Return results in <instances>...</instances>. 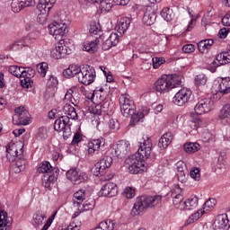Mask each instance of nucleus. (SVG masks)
Returning <instances> with one entry per match:
<instances>
[{"instance_id": "nucleus-1", "label": "nucleus", "mask_w": 230, "mask_h": 230, "mask_svg": "<svg viewBox=\"0 0 230 230\" xmlns=\"http://www.w3.org/2000/svg\"><path fill=\"white\" fill-rule=\"evenodd\" d=\"M152 154V141L148 137H143V142H140L137 155H132L127 159L129 173L137 174L145 166V161L150 157Z\"/></svg>"}, {"instance_id": "nucleus-2", "label": "nucleus", "mask_w": 230, "mask_h": 230, "mask_svg": "<svg viewBox=\"0 0 230 230\" xmlns=\"http://www.w3.org/2000/svg\"><path fill=\"white\" fill-rule=\"evenodd\" d=\"M111 91V86L109 84H104L102 86L95 87L93 94H92V102H94V99L100 100L101 110L103 114H107V116H112L114 114V102L111 100L105 101V98L109 95V92Z\"/></svg>"}, {"instance_id": "nucleus-3", "label": "nucleus", "mask_w": 230, "mask_h": 230, "mask_svg": "<svg viewBox=\"0 0 230 230\" xmlns=\"http://www.w3.org/2000/svg\"><path fill=\"white\" fill-rule=\"evenodd\" d=\"M182 84V75L177 74L164 75L155 83V90L157 93L164 94L172 89L181 87Z\"/></svg>"}, {"instance_id": "nucleus-4", "label": "nucleus", "mask_w": 230, "mask_h": 230, "mask_svg": "<svg viewBox=\"0 0 230 230\" xmlns=\"http://www.w3.org/2000/svg\"><path fill=\"white\" fill-rule=\"evenodd\" d=\"M120 105V111L124 118H129L131 116L130 125L135 127L138 123H143V119H145L146 116H148L150 112V109L144 108L142 111L136 112V104L133 105L129 104H119Z\"/></svg>"}, {"instance_id": "nucleus-5", "label": "nucleus", "mask_w": 230, "mask_h": 230, "mask_svg": "<svg viewBox=\"0 0 230 230\" xmlns=\"http://www.w3.org/2000/svg\"><path fill=\"white\" fill-rule=\"evenodd\" d=\"M162 199L160 195L140 196L136 199L132 213L134 215H140L144 210L147 209V208H155V206L161 202Z\"/></svg>"}, {"instance_id": "nucleus-6", "label": "nucleus", "mask_w": 230, "mask_h": 230, "mask_svg": "<svg viewBox=\"0 0 230 230\" xmlns=\"http://www.w3.org/2000/svg\"><path fill=\"white\" fill-rule=\"evenodd\" d=\"M58 40V43L56 44V48L50 51V57H52V58H56L57 60H60V58H65V57H67V55H71L75 48L73 45H71V43L64 40V39Z\"/></svg>"}, {"instance_id": "nucleus-7", "label": "nucleus", "mask_w": 230, "mask_h": 230, "mask_svg": "<svg viewBox=\"0 0 230 230\" xmlns=\"http://www.w3.org/2000/svg\"><path fill=\"white\" fill-rule=\"evenodd\" d=\"M77 80L78 83L83 84V85H91V84H93L94 80H96V70L93 66L84 65Z\"/></svg>"}, {"instance_id": "nucleus-8", "label": "nucleus", "mask_w": 230, "mask_h": 230, "mask_svg": "<svg viewBox=\"0 0 230 230\" xmlns=\"http://www.w3.org/2000/svg\"><path fill=\"white\" fill-rule=\"evenodd\" d=\"M71 120L67 117H59L54 122V130L56 132H63V139L66 140L71 137Z\"/></svg>"}, {"instance_id": "nucleus-9", "label": "nucleus", "mask_w": 230, "mask_h": 230, "mask_svg": "<svg viewBox=\"0 0 230 230\" xmlns=\"http://www.w3.org/2000/svg\"><path fill=\"white\" fill-rule=\"evenodd\" d=\"M6 158L10 163L17 161L18 157H21L24 154L23 146L21 143H14L13 141L9 142L6 146Z\"/></svg>"}, {"instance_id": "nucleus-10", "label": "nucleus", "mask_w": 230, "mask_h": 230, "mask_svg": "<svg viewBox=\"0 0 230 230\" xmlns=\"http://www.w3.org/2000/svg\"><path fill=\"white\" fill-rule=\"evenodd\" d=\"M55 3H57V0H39L37 8L40 13L38 15L37 21L40 24H44V22H46V16L44 15L49 13V10L53 8Z\"/></svg>"}, {"instance_id": "nucleus-11", "label": "nucleus", "mask_w": 230, "mask_h": 230, "mask_svg": "<svg viewBox=\"0 0 230 230\" xmlns=\"http://www.w3.org/2000/svg\"><path fill=\"white\" fill-rule=\"evenodd\" d=\"M66 30H67V24L65 22H53L49 25V35H53L56 40L64 39Z\"/></svg>"}, {"instance_id": "nucleus-12", "label": "nucleus", "mask_w": 230, "mask_h": 230, "mask_svg": "<svg viewBox=\"0 0 230 230\" xmlns=\"http://www.w3.org/2000/svg\"><path fill=\"white\" fill-rule=\"evenodd\" d=\"M191 94L192 93L190 89L182 88L175 93L172 98V102L179 107H182V105H186V103L190 102Z\"/></svg>"}, {"instance_id": "nucleus-13", "label": "nucleus", "mask_w": 230, "mask_h": 230, "mask_svg": "<svg viewBox=\"0 0 230 230\" xmlns=\"http://www.w3.org/2000/svg\"><path fill=\"white\" fill-rule=\"evenodd\" d=\"M213 105H215V102L210 98L201 99L194 107L195 112L199 116H202V114H206L210 112L213 109Z\"/></svg>"}, {"instance_id": "nucleus-14", "label": "nucleus", "mask_w": 230, "mask_h": 230, "mask_svg": "<svg viewBox=\"0 0 230 230\" xmlns=\"http://www.w3.org/2000/svg\"><path fill=\"white\" fill-rule=\"evenodd\" d=\"M128 152H130V144L121 140L117 144V146L113 149L111 154L115 155L117 159H125V157L128 155Z\"/></svg>"}, {"instance_id": "nucleus-15", "label": "nucleus", "mask_w": 230, "mask_h": 230, "mask_svg": "<svg viewBox=\"0 0 230 230\" xmlns=\"http://www.w3.org/2000/svg\"><path fill=\"white\" fill-rule=\"evenodd\" d=\"M105 146V138L104 137H99L97 139H92L87 144V152L88 155L90 157H93L94 154H98L100 152L101 148H103Z\"/></svg>"}, {"instance_id": "nucleus-16", "label": "nucleus", "mask_w": 230, "mask_h": 230, "mask_svg": "<svg viewBox=\"0 0 230 230\" xmlns=\"http://www.w3.org/2000/svg\"><path fill=\"white\" fill-rule=\"evenodd\" d=\"M118 195V185L114 182L105 183L98 192V197H116Z\"/></svg>"}, {"instance_id": "nucleus-17", "label": "nucleus", "mask_w": 230, "mask_h": 230, "mask_svg": "<svg viewBox=\"0 0 230 230\" xmlns=\"http://www.w3.org/2000/svg\"><path fill=\"white\" fill-rule=\"evenodd\" d=\"M59 173L60 170L58 168H54L53 173L45 174L42 177V186H44L46 190H49V191H51L55 182H57V179H58Z\"/></svg>"}, {"instance_id": "nucleus-18", "label": "nucleus", "mask_w": 230, "mask_h": 230, "mask_svg": "<svg viewBox=\"0 0 230 230\" xmlns=\"http://www.w3.org/2000/svg\"><path fill=\"white\" fill-rule=\"evenodd\" d=\"M112 164V158L111 156H104L99 162L95 164V175H105V170L111 168Z\"/></svg>"}, {"instance_id": "nucleus-19", "label": "nucleus", "mask_w": 230, "mask_h": 230, "mask_svg": "<svg viewBox=\"0 0 230 230\" xmlns=\"http://www.w3.org/2000/svg\"><path fill=\"white\" fill-rule=\"evenodd\" d=\"M35 76V69L31 67H25V75H23V78L21 79V85L24 89H30L31 85H33V81L31 78Z\"/></svg>"}, {"instance_id": "nucleus-20", "label": "nucleus", "mask_w": 230, "mask_h": 230, "mask_svg": "<svg viewBox=\"0 0 230 230\" xmlns=\"http://www.w3.org/2000/svg\"><path fill=\"white\" fill-rule=\"evenodd\" d=\"M171 197L172 199L173 206L176 207L177 209H181L182 211V209H184V206H182V200L184 199L182 196V190H181L179 188L172 190L171 192Z\"/></svg>"}, {"instance_id": "nucleus-21", "label": "nucleus", "mask_w": 230, "mask_h": 230, "mask_svg": "<svg viewBox=\"0 0 230 230\" xmlns=\"http://www.w3.org/2000/svg\"><path fill=\"white\" fill-rule=\"evenodd\" d=\"M81 71L82 66L77 64H72L69 65V66L63 71V76H65V78H75V76H77V78H79Z\"/></svg>"}, {"instance_id": "nucleus-22", "label": "nucleus", "mask_w": 230, "mask_h": 230, "mask_svg": "<svg viewBox=\"0 0 230 230\" xmlns=\"http://www.w3.org/2000/svg\"><path fill=\"white\" fill-rule=\"evenodd\" d=\"M14 112L17 116L18 122L15 125H30V118L28 117V111L24 108H16Z\"/></svg>"}, {"instance_id": "nucleus-23", "label": "nucleus", "mask_w": 230, "mask_h": 230, "mask_svg": "<svg viewBox=\"0 0 230 230\" xmlns=\"http://www.w3.org/2000/svg\"><path fill=\"white\" fill-rule=\"evenodd\" d=\"M117 44H119V35H118V33L112 32L102 43V49L103 51H109L111 48L116 47Z\"/></svg>"}, {"instance_id": "nucleus-24", "label": "nucleus", "mask_w": 230, "mask_h": 230, "mask_svg": "<svg viewBox=\"0 0 230 230\" xmlns=\"http://www.w3.org/2000/svg\"><path fill=\"white\" fill-rule=\"evenodd\" d=\"M227 61L226 59V52H221L216 56L215 60L210 64L209 70L211 73H215L217 71V67H220V66H226Z\"/></svg>"}, {"instance_id": "nucleus-25", "label": "nucleus", "mask_w": 230, "mask_h": 230, "mask_svg": "<svg viewBox=\"0 0 230 230\" xmlns=\"http://www.w3.org/2000/svg\"><path fill=\"white\" fill-rule=\"evenodd\" d=\"M12 217H8L6 211H0V230H8L12 227Z\"/></svg>"}, {"instance_id": "nucleus-26", "label": "nucleus", "mask_w": 230, "mask_h": 230, "mask_svg": "<svg viewBox=\"0 0 230 230\" xmlns=\"http://www.w3.org/2000/svg\"><path fill=\"white\" fill-rule=\"evenodd\" d=\"M100 40L96 39L93 40H86L83 44V50L87 51L90 55H93L98 51V44Z\"/></svg>"}, {"instance_id": "nucleus-27", "label": "nucleus", "mask_w": 230, "mask_h": 230, "mask_svg": "<svg viewBox=\"0 0 230 230\" xmlns=\"http://www.w3.org/2000/svg\"><path fill=\"white\" fill-rule=\"evenodd\" d=\"M182 206L183 209H186L187 211L197 209L199 207V197L195 195L190 196L182 203Z\"/></svg>"}, {"instance_id": "nucleus-28", "label": "nucleus", "mask_w": 230, "mask_h": 230, "mask_svg": "<svg viewBox=\"0 0 230 230\" xmlns=\"http://www.w3.org/2000/svg\"><path fill=\"white\" fill-rule=\"evenodd\" d=\"M62 111L65 115L61 117L68 118V121L78 118V114H76V109H75V107H73L71 104H65L62 108Z\"/></svg>"}, {"instance_id": "nucleus-29", "label": "nucleus", "mask_w": 230, "mask_h": 230, "mask_svg": "<svg viewBox=\"0 0 230 230\" xmlns=\"http://www.w3.org/2000/svg\"><path fill=\"white\" fill-rule=\"evenodd\" d=\"M130 18L128 17H122L119 19L117 26H116V30L118 31V33H119V35H123V33H125V31H127V30H128V27L130 26Z\"/></svg>"}, {"instance_id": "nucleus-30", "label": "nucleus", "mask_w": 230, "mask_h": 230, "mask_svg": "<svg viewBox=\"0 0 230 230\" xmlns=\"http://www.w3.org/2000/svg\"><path fill=\"white\" fill-rule=\"evenodd\" d=\"M156 19L157 14L155 13V11L147 9L143 16V23L146 24V26H152Z\"/></svg>"}, {"instance_id": "nucleus-31", "label": "nucleus", "mask_w": 230, "mask_h": 230, "mask_svg": "<svg viewBox=\"0 0 230 230\" xmlns=\"http://www.w3.org/2000/svg\"><path fill=\"white\" fill-rule=\"evenodd\" d=\"M217 93H221V94H229L230 93V77H223L221 78L218 86Z\"/></svg>"}, {"instance_id": "nucleus-32", "label": "nucleus", "mask_w": 230, "mask_h": 230, "mask_svg": "<svg viewBox=\"0 0 230 230\" xmlns=\"http://www.w3.org/2000/svg\"><path fill=\"white\" fill-rule=\"evenodd\" d=\"M172 141H173V134L172 132H166L159 139L158 146L159 148H168Z\"/></svg>"}, {"instance_id": "nucleus-33", "label": "nucleus", "mask_w": 230, "mask_h": 230, "mask_svg": "<svg viewBox=\"0 0 230 230\" xmlns=\"http://www.w3.org/2000/svg\"><path fill=\"white\" fill-rule=\"evenodd\" d=\"M213 44H215V40H213V39L200 40L198 43V49L199 53H208V51L211 49V46H213Z\"/></svg>"}, {"instance_id": "nucleus-34", "label": "nucleus", "mask_w": 230, "mask_h": 230, "mask_svg": "<svg viewBox=\"0 0 230 230\" xmlns=\"http://www.w3.org/2000/svg\"><path fill=\"white\" fill-rule=\"evenodd\" d=\"M15 161L16 163L13 166L14 172L21 173V172H24L26 170V164H28V161L26 159H22V156H18Z\"/></svg>"}, {"instance_id": "nucleus-35", "label": "nucleus", "mask_w": 230, "mask_h": 230, "mask_svg": "<svg viewBox=\"0 0 230 230\" xmlns=\"http://www.w3.org/2000/svg\"><path fill=\"white\" fill-rule=\"evenodd\" d=\"M215 224H217L218 229L227 230L230 227L227 215H224V214L217 216Z\"/></svg>"}, {"instance_id": "nucleus-36", "label": "nucleus", "mask_w": 230, "mask_h": 230, "mask_svg": "<svg viewBox=\"0 0 230 230\" xmlns=\"http://www.w3.org/2000/svg\"><path fill=\"white\" fill-rule=\"evenodd\" d=\"M183 148L187 154H195V152L200 150V144L197 142H188L183 145Z\"/></svg>"}, {"instance_id": "nucleus-37", "label": "nucleus", "mask_w": 230, "mask_h": 230, "mask_svg": "<svg viewBox=\"0 0 230 230\" xmlns=\"http://www.w3.org/2000/svg\"><path fill=\"white\" fill-rule=\"evenodd\" d=\"M93 3H99V8L102 12H111V10H112V6H114V0H99Z\"/></svg>"}, {"instance_id": "nucleus-38", "label": "nucleus", "mask_w": 230, "mask_h": 230, "mask_svg": "<svg viewBox=\"0 0 230 230\" xmlns=\"http://www.w3.org/2000/svg\"><path fill=\"white\" fill-rule=\"evenodd\" d=\"M55 168L48 161L42 162L37 169L38 173H53Z\"/></svg>"}, {"instance_id": "nucleus-39", "label": "nucleus", "mask_w": 230, "mask_h": 230, "mask_svg": "<svg viewBox=\"0 0 230 230\" xmlns=\"http://www.w3.org/2000/svg\"><path fill=\"white\" fill-rule=\"evenodd\" d=\"M87 181H89V176L87 173L80 171L79 169L72 184L78 185L84 182H87Z\"/></svg>"}, {"instance_id": "nucleus-40", "label": "nucleus", "mask_w": 230, "mask_h": 230, "mask_svg": "<svg viewBox=\"0 0 230 230\" xmlns=\"http://www.w3.org/2000/svg\"><path fill=\"white\" fill-rule=\"evenodd\" d=\"M218 119H225V121H230V104H225L220 110L218 114Z\"/></svg>"}, {"instance_id": "nucleus-41", "label": "nucleus", "mask_w": 230, "mask_h": 230, "mask_svg": "<svg viewBox=\"0 0 230 230\" xmlns=\"http://www.w3.org/2000/svg\"><path fill=\"white\" fill-rule=\"evenodd\" d=\"M26 40H28V38H24L13 42L10 46V49H12V51H19V49H22V48H26V46H28V42H26Z\"/></svg>"}, {"instance_id": "nucleus-42", "label": "nucleus", "mask_w": 230, "mask_h": 230, "mask_svg": "<svg viewBox=\"0 0 230 230\" xmlns=\"http://www.w3.org/2000/svg\"><path fill=\"white\" fill-rule=\"evenodd\" d=\"M161 16L164 21L170 22L171 21H173V10L170 7H164L161 12Z\"/></svg>"}, {"instance_id": "nucleus-43", "label": "nucleus", "mask_w": 230, "mask_h": 230, "mask_svg": "<svg viewBox=\"0 0 230 230\" xmlns=\"http://www.w3.org/2000/svg\"><path fill=\"white\" fill-rule=\"evenodd\" d=\"M46 218V214L41 210H37L33 215V221L37 226H42L44 224V219Z\"/></svg>"}, {"instance_id": "nucleus-44", "label": "nucleus", "mask_w": 230, "mask_h": 230, "mask_svg": "<svg viewBox=\"0 0 230 230\" xmlns=\"http://www.w3.org/2000/svg\"><path fill=\"white\" fill-rule=\"evenodd\" d=\"M204 213H206V210L199 209L197 212L190 215L186 221L187 226H190V224H193V222H197V220H199V218H200V217H202Z\"/></svg>"}, {"instance_id": "nucleus-45", "label": "nucleus", "mask_w": 230, "mask_h": 230, "mask_svg": "<svg viewBox=\"0 0 230 230\" xmlns=\"http://www.w3.org/2000/svg\"><path fill=\"white\" fill-rule=\"evenodd\" d=\"M119 105H134V99H132L128 94H121L119 99Z\"/></svg>"}, {"instance_id": "nucleus-46", "label": "nucleus", "mask_w": 230, "mask_h": 230, "mask_svg": "<svg viewBox=\"0 0 230 230\" xmlns=\"http://www.w3.org/2000/svg\"><path fill=\"white\" fill-rule=\"evenodd\" d=\"M89 31L92 35L102 33V25L98 22H91Z\"/></svg>"}, {"instance_id": "nucleus-47", "label": "nucleus", "mask_w": 230, "mask_h": 230, "mask_svg": "<svg viewBox=\"0 0 230 230\" xmlns=\"http://www.w3.org/2000/svg\"><path fill=\"white\" fill-rule=\"evenodd\" d=\"M11 8H12V12H13V13H19V12H21V10L24 9V7L22 5V1L13 0L11 3Z\"/></svg>"}, {"instance_id": "nucleus-48", "label": "nucleus", "mask_w": 230, "mask_h": 230, "mask_svg": "<svg viewBox=\"0 0 230 230\" xmlns=\"http://www.w3.org/2000/svg\"><path fill=\"white\" fill-rule=\"evenodd\" d=\"M78 168L76 167H73L71 169H69L66 172V177L68 181H70V182H74L75 177H76V174L78 173Z\"/></svg>"}, {"instance_id": "nucleus-49", "label": "nucleus", "mask_w": 230, "mask_h": 230, "mask_svg": "<svg viewBox=\"0 0 230 230\" xmlns=\"http://www.w3.org/2000/svg\"><path fill=\"white\" fill-rule=\"evenodd\" d=\"M74 199L75 200H78L76 204H80L81 202H84L85 200V190L81 189L74 193Z\"/></svg>"}, {"instance_id": "nucleus-50", "label": "nucleus", "mask_w": 230, "mask_h": 230, "mask_svg": "<svg viewBox=\"0 0 230 230\" xmlns=\"http://www.w3.org/2000/svg\"><path fill=\"white\" fill-rule=\"evenodd\" d=\"M194 80L196 85H206L208 84V76L205 74L197 75Z\"/></svg>"}, {"instance_id": "nucleus-51", "label": "nucleus", "mask_w": 230, "mask_h": 230, "mask_svg": "<svg viewBox=\"0 0 230 230\" xmlns=\"http://www.w3.org/2000/svg\"><path fill=\"white\" fill-rule=\"evenodd\" d=\"M89 111L91 114H94L95 116H100L102 111V106L100 103H93L89 107Z\"/></svg>"}, {"instance_id": "nucleus-52", "label": "nucleus", "mask_w": 230, "mask_h": 230, "mask_svg": "<svg viewBox=\"0 0 230 230\" xmlns=\"http://www.w3.org/2000/svg\"><path fill=\"white\" fill-rule=\"evenodd\" d=\"M204 143H215V135L209 131H204L202 134Z\"/></svg>"}, {"instance_id": "nucleus-53", "label": "nucleus", "mask_w": 230, "mask_h": 230, "mask_svg": "<svg viewBox=\"0 0 230 230\" xmlns=\"http://www.w3.org/2000/svg\"><path fill=\"white\" fill-rule=\"evenodd\" d=\"M83 140H84V135H82V132L77 131L73 137L71 145L72 146H77L78 143H82Z\"/></svg>"}, {"instance_id": "nucleus-54", "label": "nucleus", "mask_w": 230, "mask_h": 230, "mask_svg": "<svg viewBox=\"0 0 230 230\" xmlns=\"http://www.w3.org/2000/svg\"><path fill=\"white\" fill-rule=\"evenodd\" d=\"M152 62L154 69H159L166 62V59L164 58H153Z\"/></svg>"}, {"instance_id": "nucleus-55", "label": "nucleus", "mask_w": 230, "mask_h": 230, "mask_svg": "<svg viewBox=\"0 0 230 230\" xmlns=\"http://www.w3.org/2000/svg\"><path fill=\"white\" fill-rule=\"evenodd\" d=\"M217 204L216 199H210L207 200L203 205V211H210L212 208H215V205Z\"/></svg>"}, {"instance_id": "nucleus-56", "label": "nucleus", "mask_w": 230, "mask_h": 230, "mask_svg": "<svg viewBox=\"0 0 230 230\" xmlns=\"http://www.w3.org/2000/svg\"><path fill=\"white\" fill-rule=\"evenodd\" d=\"M109 128L111 130H113V132H118V129L119 128V121L116 119H111L108 121Z\"/></svg>"}, {"instance_id": "nucleus-57", "label": "nucleus", "mask_w": 230, "mask_h": 230, "mask_svg": "<svg viewBox=\"0 0 230 230\" xmlns=\"http://www.w3.org/2000/svg\"><path fill=\"white\" fill-rule=\"evenodd\" d=\"M9 73L13 75V76H16V78H20L22 72H21V68L17 66H9Z\"/></svg>"}, {"instance_id": "nucleus-58", "label": "nucleus", "mask_w": 230, "mask_h": 230, "mask_svg": "<svg viewBox=\"0 0 230 230\" xmlns=\"http://www.w3.org/2000/svg\"><path fill=\"white\" fill-rule=\"evenodd\" d=\"M74 93L75 91H73V89L70 88L66 91V93L65 94V100H67L73 105L76 103V100H75V97L73 96Z\"/></svg>"}, {"instance_id": "nucleus-59", "label": "nucleus", "mask_w": 230, "mask_h": 230, "mask_svg": "<svg viewBox=\"0 0 230 230\" xmlns=\"http://www.w3.org/2000/svg\"><path fill=\"white\" fill-rule=\"evenodd\" d=\"M188 175H189L188 171L177 172V177H178L179 182H181L182 184H184V182H186V181H188Z\"/></svg>"}, {"instance_id": "nucleus-60", "label": "nucleus", "mask_w": 230, "mask_h": 230, "mask_svg": "<svg viewBox=\"0 0 230 230\" xmlns=\"http://www.w3.org/2000/svg\"><path fill=\"white\" fill-rule=\"evenodd\" d=\"M124 194L127 199H134V197H136V190L131 187H127L124 190Z\"/></svg>"}, {"instance_id": "nucleus-61", "label": "nucleus", "mask_w": 230, "mask_h": 230, "mask_svg": "<svg viewBox=\"0 0 230 230\" xmlns=\"http://www.w3.org/2000/svg\"><path fill=\"white\" fill-rule=\"evenodd\" d=\"M190 175L194 181H200V170L199 168H194L190 171Z\"/></svg>"}, {"instance_id": "nucleus-62", "label": "nucleus", "mask_w": 230, "mask_h": 230, "mask_svg": "<svg viewBox=\"0 0 230 230\" xmlns=\"http://www.w3.org/2000/svg\"><path fill=\"white\" fill-rule=\"evenodd\" d=\"M48 63H41L40 68H38V72L40 73V76L44 78L46 76V73H48Z\"/></svg>"}, {"instance_id": "nucleus-63", "label": "nucleus", "mask_w": 230, "mask_h": 230, "mask_svg": "<svg viewBox=\"0 0 230 230\" xmlns=\"http://www.w3.org/2000/svg\"><path fill=\"white\" fill-rule=\"evenodd\" d=\"M176 170H177V173L181 172H188L186 164L183 161H179L176 163Z\"/></svg>"}, {"instance_id": "nucleus-64", "label": "nucleus", "mask_w": 230, "mask_h": 230, "mask_svg": "<svg viewBox=\"0 0 230 230\" xmlns=\"http://www.w3.org/2000/svg\"><path fill=\"white\" fill-rule=\"evenodd\" d=\"M183 53H193L195 51V45L186 44L182 47Z\"/></svg>"}]
</instances>
